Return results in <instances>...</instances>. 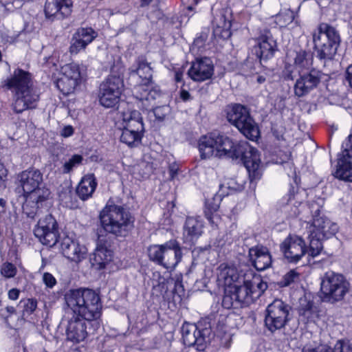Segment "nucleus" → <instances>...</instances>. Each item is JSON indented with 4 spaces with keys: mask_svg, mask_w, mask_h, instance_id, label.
<instances>
[{
    "mask_svg": "<svg viewBox=\"0 0 352 352\" xmlns=\"http://www.w3.org/2000/svg\"><path fill=\"white\" fill-rule=\"evenodd\" d=\"M300 192H289L284 212L289 218L298 217L302 221L309 240V248L306 250L305 241L298 236H289L280 246L285 258L289 263H297L305 254L314 258L322 250V241L333 236L338 230L336 223L321 214L318 204L311 206L300 202Z\"/></svg>",
    "mask_w": 352,
    "mask_h": 352,
    "instance_id": "nucleus-1",
    "label": "nucleus"
},
{
    "mask_svg": "<svg viewBox=\"0 0 352 352\" xmlns=\"http://www.w3.org/2000/svg\"><path fill=\"white\" fill-rule=\"evenodd\" d=\"M198 150L202 160L225 157L241 160L252 182L259 179L263 174L260 153L246 141L235 143L226 135L210 133L200 137Z\"/></svg>",
    "mask_w": 352,
    "mask_h": 352,
    "instance_id": "nucleus-2",
    "label": "nucleus"
},
{
    "mask_svg": "<svg viewBox=\"0 0 352 352\" xmlns=\"http://www.w3.org/2000/svg\"><path fill=\"white\" fill-rule=\"evenodd\" d=\"M22 187L25 203L23 213L29 218H34L38 208L49 203L51 192L43 184V174L35 168L22 171L18 176Z\"/></svg>",
    "mask_w": 352,
    "mask_h": 352,
    "instance_id": "nucleus-3",
    "label": "nucleus"
},
{
    "mask_svg": "<svg viewBox=\"0 0 352 352\" xmlns=\"http://www.w3.org/2000/svg\"><path fill=\"white\" fill-rule=\"evenodd\" d=\"M4 85L13 96L12 107L16 113L34 109L39 100V95L33 86L32 76L28 72L17 68L5 80Z\"/></svg>",
    "mask_w": 352,
    "mask_h": 352,
    "instance_id": "nucleus-4",
    "label": "nucleus"
},
{
    "mask_svg": "<svg viewBox=\"0 0 352 352\" xmlns=\"http://www.w3.org/2000/svg\"><path fill=\"white\" fill-rule=\"evenodd\" d=\"M65 301L73 316L89 322L94 331L99 327L102 303L94 291L89 289L70 290L65 295Z\"/></svg>",
    "mask_w": 352,
    "mask_h": 352,
    "instance_id": "nucleus-5",
    "label": "nucleus"
},
{
    "mask_svg": "<svg viewBox=\"0 0 352 352\" xmlns=\"http://www.w3.org/2000/svg\"><path fill=\"white\" fill-rule=\"evenodd\" d=\"M129 80L138 84L135 85L133 94L146 109L154 105V100L161 97L159 87L152 83L151 67L144 59L138 58L129 69Z\"/></svg>",
    "mask_w": 352,
    "mask_h": 352,
    "instance_id": "nucleus-6",
    "label": "nucleus"
},
{
    "mask_svg": "<svg viewBox=\"0 0 352 352\" xmlns=\"http://www.w3.org/2000/svg\"><path fill=\"white\" fill-rule=\"evenodd\" d=\"M116 126L121 131L120 142L130 147L139 145L144 135V127L140 113L129 104L120 107Z\"/></svg>",
    "mask_w": 352,
    "mask_h": 352,
    "instance_id": "nucleus-7",
    "label": "nucleus"
},
{
    "mask_svg": "<svg viewBox=\"0 0 352 352\" xmlns=\"http://www.w3.org/2000/svg\"><path fill=\"white\" fill-rule=\"evenodd\" d=\"M100 223L106 232L124 236L133 228L134 219L122 206L108 202L99 214Z\"/></svg>",
    "mask_w": 352,
    "mask_h": 352,
    "instance_id": "nucleus-8",
    "label": "nucleus"
},
{
    "mask_svg": "<svg viewBox=\"0 0 352 352\" xmlns=\"http://www.w3.org/2000/svg\"><path fill=\"white\" fill-rule=\"evenodd\" d=\"M242 278V285H238L236 283L230 287L236 299V303L241 307H245L258 298L267 289V285L261 276L253 274L252 272L245 274Z\"/></svg>",
    "mask_w": 352,
    "mask_h": 352,
    "instance_id": "nucleus-9",
    "label": "nucleus"
},
{
    "mask_svg": "<svg viewBox=\"0 0 352 352\" xmlns=\"http://www.w3.org/2000/svg\"><path fill=\"white\" fill-rule=\"evenodd\" d=\"M350 289V283L341 274L328 271L321 278V298L325 302L342 300Z\"/></svg>",
    "mask_w": 352,
    "mask_h": 352,
    "instance_id": "nucleus-10",
    "label": "nucleus"
},
{
    "mask_svg": "<svg viewBox=\"0 0 352 352\" xmlns=\"http://www.w3.org/2000/svg\"><path fill=\"white\" fill-rule=\"evenodd\" d=\"M316 56L320 59H331L340 45V36L333 27L322 23L313 34Z\"/></svg>",
    "mask_w": 352,
    "mask_h": 352,
    "instance_id": "nucleus-11",
    "label": "nucleus"
},
{
    "mask_svg": "<svg viewBox=\"0 0 352 352\" xmlns=\"http://www.w3.org/2000/svg\"><path fill=\"white\" fill-rule=\"evenodd\" d=\"M149 259L166 270H173L182 258V249L175 240H170L162 245H152L148 248Z\"/></svg>",
    "mask_w": 352,
    "mask_h": 352,
    "instance_id": "nucleus-12",
    "label": "nucleus"
},
{
    "mask_svg": "<svg viewBox=\"0 0 352 352\" xmlns=\"http://www.w3.org/2000/svg\"><path fill=\"white\" fill-rule=\"evenodd\" d=\"M229 122L235 126L248 139L256 141L260 136L258 125L250 117L246 107L234 104L227 113Z\"/></svg>",
    "mask_w": 352,
    "mask_h": 352,
    "instance_id": "nucleus-13",
    "label": "nucleus"
},
{
    "mask_svg": "<svg viewBox=\"0 0 352 352\" xmlns=\"http://www.w3.org/2000/svg\"><path fill=\"white\" fill-rule=\"evenodd\" d=\"M313 63L312 54L304 50H289L286 55L283 75L287 80H293L297 74L309 70Z\"/></svg>",
    "mask_w": 352,
    "mask_h": 352,
    "instance_id": "nucleus-14",
    "label": "nucleus"
},
{
    "mask_svg": "<svg viewBox=\"0 0 352 352\" xmlns=\"http://www.w3.org/2000/svg\"><path fill=\"white\" fill-rule=\"evenodd\" d=\"M123 86V80L120 76L109 75L100 87V104L106 108L115 107L120 101Z\"/></svg>",
    "mask_w": 352,
    "mask_h": 352,
    "instance_id": "nucleus-15",
    "label": "nucleus"
},
{
    "mask_svg": "<svg viewBox=\"0 0 352 352\" xmlns=\"http://www.w3.org/2000/svg\"><path fill=\"white\" fill-rule=\"evenodd\" d=\"M290 307L279 299L274 300L266 309L265 323L266 327L274 332L284 327L288 321Z\"/></svg>",
    "mask_w": 352,
    "mask_h": 352,
    "instance_id": "nucleus-16",
    "label": "nucleus"
},
{
    "mask_svg": "<svg viewBox=\"0 0 352 352\" xmlns=\"http://www.w3.org/2000/svg\"><path fill=\"white\" fill-rule=\"evenodd\" d=\"M211 329L200 328L195 324L185 322L182 327L184 344L188 346H195L198 351H203L210 342Z\"/></svg>",
    "mask_w": 352,
    "mask_h": 352,
    "instance_id": "nucleus-17",
    "label": "nucleus"
},
{
    "mask_svg": "<svg viewBox=\"0 0 352 352\" xmlns=\"http://www.w3.org/2000/svg\"><path fill=\"white\" fill-rule=\"evenodd\" d=\"M34 234L43 245L54 246L57 243L59 236L56 219L51 214H47L44 218L39 219L34 229Z\"/></svg>",
    "mask_w": 352,
    "mask_h": 352,
    "instance_id": "nucleus-18",
    "label": "nucleus"
},
{
    "mask_svg": "<svg viewBox=\"0 0 352 352\" xmlns=\"http://www.w3.org/2000/svg\"><path fill=\"white\" fill-rule=\"evenodd\" d=\"M60 251L68 260L79 263L85 260L88 254L87 247L75 237L66 236L60 242Z\"/></svg>",
    "mask_w": 352,
    "mask_h": 352,
    "instance_id": "nucleus-19",
    "label": "nucleus"
},
{
    "mask_svg": "<svg viewBox=\"0 0 352 352\" xmlns=\"http://www.w3.org/2000/svg\"><path fill=\"white\" fill-rule=\"evenodd\" d=\"M91 330V324L87 320L73 316L67 323L65 329L66 342H71L73 345L83 342L88 336L87 327Z\"/></svg>",
    "mask_w": 352,
    "mask_h": 352,
    "instance_id": "nucleus-20",
    "label": "nucleus"
},
{
    "mask_svg": "<svg viewBox=\"0 0 352 352\" xmlns=\"http://www.w3.org/2000/svg\"><path fill=\"white\" fill-rule=\"evenodd\" d=\"M72 0H47L44 12L45 17L50 20L63 19L72 12Z\"/></svg>",
    "mask_w": 352,
    "mask_h": 352,
    "instance_id": "nucleus-21",
    "label": "nucleus"
},
{
    "mask_svg": "<svg viewBox=\"0 0 352 352\" xmlns=\"http://www.w3.org/2000/svg\"><path fill=\"white\" fill-rule=\"evenodd\" d=\"M214 74V65L212 60L204 57L197 58L192 62L188 74L194 81L203 82L210 79Z\"/></svg>",
    "mask_w": 352,
    "mask_h": 352,
    "instance_id": "nucleus-22",
    "label": "nucleus"
},
{
    "mask_svg": "<svg viewBox=\"0 0 352 352\" xmlns=\"http://www.w3.org/2000/svg\"><path fill=\"white\" fill-rule=\"evenodd\" d=\"M98 36V32L92 28H80L72 36L69 52L71 54H78L85 50Z\"/></svg>",
    "mask_w": 352,
    "mask_h": 352,
    "instance_id": "nucleus-23",
    "label": "nucleus"
},
{
    "mask_svg": "<svg viewBox=\"0 0 352 352\" xmlns=\"http://www.w3.org/2000/svg\"><path fill=\"white\" fill-rule=\"evenodd\" d=\"M253 50L260 60H268L274 56L277 50L276 41L270 33L263 34L256 39Z\"/></svg>",
    "mask_w": 352,
    "mask_h": 352,
    "instance_id": "nucleus-24",
    "label": "nucleus"
},
{
    "mask_svg": "<svg viewBox=\"0 0 352 352\" xmlns=\"http://www.w3.org/2000/svg\"><path fill=\"white\" fill-rule=\"evenodd\" d=\"M320 80V72L315 69L307 74H300L294 87L295 95L298 97L306 96L318 86Z\"/></svg>",
    "mask_w": 352,
    "mask_h": 352,
    "instance_id": "nucleus-25",
    "label": "nucleus"
},
{
    "mask_svg": "<svg viewBox=\"0 0 352 352\" xmlns=\"http://www.w3.org/2000/svg\"><path fill=\"white\" fill-rule=\"evenodd\" d=\"M232 13L230 9L222 10L214 18L213 33L215 36L227 39L231 36Z\"/></svg>",
    "mask_w": 352,
    "mask_h": 352,
    "instance_id": "nucleus-26",
    "label": "nucleus"
},
{
    "mask_svg": "<svg viewBox=\"0 0 352 352\" xmlns=\"http://www.w3.org/2000/svg\"><path fill=\"white\" fill-rule=\"evenodd\" d=\"M204 223L200 217H188L184 226V238L186 242L194 243L203 234Z\"/></svg>",
    "mask_w": 352,
    "mask_h": 352,
    "instance_id": "nucleus-27",
    "label": "nucleus"
},
{
    "mask_svg": "<svg viewBox=\"0 0 352 352\" xmlns=\"http://www.w3.org/2000/svg\"><path fill=\"white\" fill-rule=\"evenodd\" d=\"M112 258V251L99 241L97 243L94 252L90 256V263L93 267L97 270H102L110 265Z\"/></svg>",
    "mask_w": 352,
    "mask_h": 352,
    "instance_id": "nucleus-28",
    "label": "nucleus"
},
{
    "mask_svg": "<svg viewBox=\"0 0 352 352\" xmlns=\"http://www.w3.org/2000/svg\"><path fill=\"white\" fill-rule=\"evenodd\" d=\"M249 256L254 267L258 271L265 270L271 266L272 256L265 247L256 246L250 248Z\"/></svg>",
    "mask_w": 352,
    "mask_h": 352,
    "instance_id": "nucleus-29",
    "label": "nucleus"
},
{
    "mask_svg": "<svg viewBox=\"0 0 352 352\" xmlns=\"http://www.w3.org/2000/svg\"><path fill=\"white\" fill-rule=\"evenodd\" d=\"M240 276L238 270L234 265L222 263L218 267L217 281L219 285L224 287H232L239 283Z\"/></svg>",
    "mask_w": 352,
    "mask_h": 352,
    "instance_id": "nucleus-30",
    "label": "nucleus"
},
{
    "mask_svg": "<svg viewBox=\"0 0 352 352\" xmlns=\"http://www.w3.org/2000/svg\"><path fill=\"white\" fill-rule=\"evenodd\" d=\"M96 179L94 174L85 175L80 180L76 193L82 201L87 200L91 197L97 187Z\"/></svg>",
    "mask_w": 352,
    "mask_h": 352,
    "instance_id": "nucleus-31",
    "label": "nucleus"
},
{
    "mask_svg": "<svg viewBox=\"0 0 352 352\" xmlns=\"http://www.w3.org/2000/svg\"><path fill=\"white\" fill-rule=\"evenodd\" d=\"M298 313L302 320L306 322H315L319 317L318 308L314 305L313 302L307 297L301 298L299 300Z\"/></svg>",
    "mask_w": 352,
    "mask_h": 352,
    "instance_id": "nucleus-32",
    "label": "nucleus"
},
{
    "mask_svg": "<svg viewBox=\"0 0 352 352\" xmlns=\"http://www.w3.org/2000/svg\"><path fill=\"white\" fill-rule=\"evenodd\" d=\"M302 352H352V346L349 341L338 340L333 349L327 345H320L317 347L305 346Z\"/></svg>",
    "mask_w": 352,
    "mask_h": 352,
    "instance_id": "nucleus-33",
    "label": "nucleus"
},
{
    "mask_svg": "<svg viewBox=\"0 0 352 352\" xmlns=\"http://www.w3.org/2000/svg\"><path fill=\"white\" fill-rule=\"evenodd\" d=\"M228 319L225 314H221L217 324V336L221 338V344L225 348H229L232 343V333L227 325Z\"/></svg>",
    "mask_w": 352,
    "mask_h": 352,
    "instance_id": "nucleus-34",
    "label": "nucleus"
},
{
    "mask_svg": "<svg viewBox=\"0 0 352 352\" xmlns=\"http://www.w3.org/2000/svg\"><path fill=\"white\" fill-rule=\"evenodd\" d=\"M334 175L340 180L352 182V160L340 156Z\"/></svg>",
    "mask_w": 352,
    "mask_h": 352,
    "instance_id": "nucleus-35",
    "label": "nucleus"
},
{
    "mask_svg": "<svg viewBox=\"0 0 352 352\" xmlns=\"http://www.w3.org/2000/svg\"><path fill=\"white\" fill-rule=\"evenodd\" d=\"M81 82L77 78H69L60 76L56 81V85L60 92L64 95H69L73 93L77 86Z\"/></svg>",
    "mask_w": 352,
    "mask_h": 352,
    "instance_id": "nucleus-36",
    "label": "nucleus"
},
{
    "mask_svg": "<svg viewBox=\"0 0 352 352\" xmlns=\"http://www.w3.org/2000/svg\"><path fill=\"white\" fill-rule=\"evenodd\" d=\"M244 188V181L239 178H230L220 186V189L216 195L217 198H221L225 196V189H228L230 191H241Z\"/></svg>",
    "mask_w": 352,
    "mask_h": 352,
    "instance_id": "nucleus-37",
    "label": "nucleus"
},
{
    "mask_svg": "<svg viewBox=\"0 0 352 352\" xmlns=\"http://www.w3.org/2000/svg\"><path fill=\"white\" fill-rule=\"evenodd\" d=\"M60 76H66L72 79L75 78L81 81L82 77L79 65L72 63L63 65L60 69Z\"/></svg>",
    "mask_w": 352,
    "mask_h": 352,
    "instance_id": "nucleus-38",
    "label": "nucleus"
},
{
    "mask_svg": "<svg viewBox=\"0 0 352 352\" xmlns=\"http://www.w3.org/2000/svg\"><path fill=\"white\" fill-rule=\"evenodd\" d=\"M222 306L227 309L241 307L239 304L236 303V299H235L234 292L230 287H224V296L222 299Z\"/></svg>",
    "mask_w": 352,
    "mask_h": 352,
    "instance_id": "nucleus-39",
    "label": "nucleus"
},
{
    "mask_svg": "<svg viewBox=\"0 0 352 352\" xmlns=\"http://www.w3.org/2000/svg\"><path fill=\"white\" fill-rule=\"evenodd\" d=\"M160 98H158L159 99ZM140 104H138L139 107H142L145 110H153L155 116L158 120H163L165 116L169 112V107L168 106H156V99L154 100V105L151 106L149 108H146L144 106L143 102L142 100H139Z\"/></svg>",
    "mask_w": 352,
    "mask_h": 352,
    "instance_id": "nucleus-40",
    "label": "nucleus"
},
{
    "mask_svg": "<svg viewBox=\"0 0 352 352\" xmlns=\"http://www.w3.org/2000/svg\"><path fill=\"white\" fill-rule=\"evenodd\" d=\"M300 280V274L296 270H292L284 275L280 282V287H287Z\"/></svg>",
    "mask_w": 352,
    "mask_h": 352,
    "instance_id": "nucleus-41",
    "label": "nucleus"
},
{
    "mask_svg": "<svg viewBox=\"0 0 352 352\" xmlns=\"http://www.w3.org/2000/svg\"><path fill=\"white\" fill-rule=\"evenodd\" d=\"M0 272L4 278H11L16 274L17 270L14 264L6 262L1 265Z\"/></svg>",
    "mask_w": 352,
    "mask_h": 352,
    "instance_id": "nucleus-42",
    "label": "nucleus"
},
{
    "mask_svg": "<svg viewBox=\"0 0 352 352\" xmlns=\"http://www.w3.org/2000/svg\"><path fill=\"white\" fill-rule=\"evenodd\" d=\"M82 160V157L80 155H73L67 162H66L63 165V173H69L74 168L78 166L81 164Z\"/></svg>",
    "mask_w": 352,
    "mask_h": 352,
    "instance_id": "nucleus-43",
    "label": "nucleus"
},
{
    "mask_svg": "<svg viewBox=\"0 0 352 352\" xmlns=\"http://www.w3.org/2000/svg\"><path fill=\"white\" fill-rule=\"evenodd\" d=\"M294 19V13L290 10L285 12H280L276 16L277 23L281 27L286 26L293 21Z\"/></svg>",
    "mask_w": 352,
    "mask_h": 352,
    "instance_id": "nucleus-44",
    "label": "nucleus"
},
{
    "mask_svg": "<svg viewBox=\"0 0 352 352\" xmlns=\"http://www.w3.org/2000/svg\"><path fill=\"white\" fill-rule=\"evenodd\" d=\"M23 316H28L33 314V312L36 310L37 307V301L33 298H28L25 300L23 301Z\"/></svg>",
    "mask_w": 352,
    "mask_h": 352,
    "instance_id": "nucleus-45",
    "label": "nucleus"
},
{
    "mask_svg": "<svg viewBox=\"0 0 352 352\" xmlns=\"http://www.w3.org/2000/svg\"><path fill=\"white\" fill-rule=\"evenodd\" d=\"M42 280L46 287L50 289L53 288L56 284V280L55 277L49 272H45L43 274Z\"/></svg>",
    "mask_w": 352,
    "mask_h": 352,
    "instance_id": "nucleus-46",
    "label": "nucleus"
},
{
    "mask_svg": "<svg viewBox=\"0 0 352 352\" xmlns=\"http://www.w3.org/2000/svg\"><path fill=\"white\" fill-rule=\"evenodd\" d=\"M344 149L342 152L341 156L352 160V135L349 136L348 140L344 143Z\"/></svg>",
    "mask_w": 352,
    "mask_h": 352,
    "instance_id": "nucleus-47",
    "label": "nucleus"
},
{
    "mask_svg": "<svg viewBox=\"0 0 352 352\" xmlns=\"http://www.w3.org/2000/svg\"><path fill=\"white\" fill-rule=\"evenodd\" d=\"M205 215L208 222L212 227H216L218 225L219 217L217 214L209 210H205Z\"/></svg>",
    "mask_w": 352,
    "mask_h": 352,
    "instance_id": "nucleus-48",
    "label": "nucleus"
},
{
    "mask_svg": "<svg viewBox=\"0 0 352 352\" xmlns=\"http://www.w3.org/2000/svg\"><path fill=\"white\" fill-rule=\"evenodd\" d=\"M74 133V129L72 126L67 125L64 126L60 131V135L64 138L71 137Z\"/></svg>",
    "mask_w": 352,
    "mask_h": 352,
    "instance_id": "nucleus-49",
    "label": "nucleus"
},
{
    "mask_svg": "<svg viewBox=\"0 0 352 352\" xmlns=\"http://www.w3.org/2000/svg\"><path fill=\"white\" fill-rule=\"evenodd\" d=\"M7 176L8 170L3 163L0 162V187L2 186L4 182L6 181Z\"/></svg>",
    "mask_w": 352,
    "mask_h": 352,
    "instance_id": "nucleus-50",
    "label": "nucleus"
},
{
    "mask_svg": "<svg viewBox=\"0 0 352 352\" xmlns=\"http://www.w3.org/2000/svg\"><path fill=\"white\" fill-rule=\"evenodd\" d=\"M174 292L179 296L184 294V289L182 283L179 280H177L175 283Z\"/></svg>",
    "mask_w": 352,
    "mask_h": 352,
    "instance_id": "nucleus-51",
    "label": "nucleus"
},
{
    "mask_svg": "<svg viewBox=\"0 0 352 352\" xmlns=\"http://www.w3.org/2000/svg\"><path fill=\"white\" fill-rule=\"evenodd\" d=\"M45 63L46 64V65L51 68V67H54V69H57V63H56V58L52 56H50V57H48V58H45Z\"/></svg>",
    "mask_w": 352,
    "mask_h": 352,
    "instance_id": "nucleus-52",
    "label": "nucleus"
},
{
    "mask_svg": "<svg viewBox=\"0 0 352 352\" xmlns=\"http://www.w3.org/2000/svg\"><path fill=\"white\" fill-rule=\"evenodd\" d=\"M20 291L17 289H11L9 290L8 296L9 299L12 300H16L19 298Z\"/></svg>",
    "mask_w": 352,
    "mask_h": 352,
    "instance_id": "nucleus-53",
    "label": "nucleus"
},
{
    "mask_svg": "<svg viewBox=\"0 0 352 352\" xmlns=\"http://www.w3.org/2000/svg\"><path fill=\"white\" fill-rule=\"evenodd\" d=\"M70 196H71L70 192H67L63 195H60V199L66 207L73 208L74 205L69 204V202L66 200L67 198H70Z\"/></svg>",
    "mask_w": 352,
    "mask_h": 352,
    "instance_id": "nucleus-54",
    "label": "nucleus"
},
{
    "mask_svg": "<svg viewBox=\"0 0 352 352\" xmlns=\"http://www.w3.org/2000/svg\"><path fill=\"white\" fill-rule=\"evenodd\" d=\"M178 167L177 164H171L169 166V174L170 177L172 179L175 178V177L177 174Z\"/></svg>",
    "mask_w": 352,
    "mask_h": 352,
    "instance_id": "nucleus-55",
    "label": "nucleus"
},
{
    "mask_svg": "<svg viewBox=\"0 0 352 352\" xmlns=\"http://www.w3.org/2000/svg\"><path fill=\"white\" fill-rule=\"evenodd\" d=\"M180 98L184 101L186 102L189 100H190V95L189 92L185 89H182L180 91Z\"/></svg>",
    "mask_w": 352,
    "mask_h": 352,
    "instance_id": "nucleus-56",
    "label": "nucleus"
},
{
    "mask_svg": "<svg viewBox=\"0 0 352 352\" xmlns=\"http://www.w3.org/2000/svg\"><path fill=\"white\" fill-rule=\"evenodd\" d=\"M184 75V72L182 69H179L175 72V80L176 82H182V78Z\"/></svg>",
    "mask_w": 352,
    "mask_h": 352,
    "instance_id": "nucleus-57",
    "label": "nucleus"
},
{
    "mask_svg": "<svg viewBox=\"0 0 352 352\" xmlns=\"http://www.w3.org/2000/svg\"><path fill=\"white\" fill-rule=\"evenodd\" d=\"M346 80L352 87V65H349L346 69Z\"/></svg>",
    "mask_w": 352,
    "mask_h": 352,
    "instance_id": "nucleus-58",
    "label": "nucleus"
},
{
    "mask_svg": "<svg viewBox=\"0 0 352 352\" xmlns=\"http://www.w3.org/2000/svg\"><path fill=\"white\" fill-rule=\"evenodd\" d=\"M256 81L258 83L262 84L265 81V78L263 77V76H258L256 77Z\"/></svg>",
    "mask_w": 352,
    "mask_h": 352,
    "instance_id": "nucleus-59",
    "label": "nucleus"
},
{
    "mask_svg": "<svg viewBox=\"0 0 352 352\" xmlns=\"http://www.w3.org/2000/svg\"><path fill=\"white\" fill-rule=\"evenodd\" d=\"M153 0H142L141 1V6H146L148 5Z\"/></svg>",
    "mask_w": 352,
    "mask_h": 352,
    "instance_id": "nucleus-60",
    "label": "nucleus"
},
{
    "mask_svg": "<svg viewBox=\"0 0 352 352\" xmlns=\"http://www.w3.org/2000/svg\"><path fill=\"white\" fill-rule=\"evenodd\" d=\"M6 309H7V311L10 313V314H12V313H14L15 311L14 307H12V306L7 307Z\"/></svg>",
    "mask_w": 352,
    "mask_h": 352,
    "instance_id": "nucleus-61",
    "label": "nucleus"
},
{
    "mask_svg": "<svg viewBox=\"0 0 352 352\" xmlns=\"http://www.w3.org/2000/svg\"><path fill=\"white\" fill-rule=\"evenodd\" d=\"M6 201L3 198H0V206H1L2 208H4L6 206Z\"/></svg>",
    "mask_w": 352,
    "mask_h": 352,
    "instance_id": "nucleus-62",
    "label": "nucleus"
},
{
    "mask_svg": "<svg viewBox=\"0 0 352 352\" xmlns=\"http://www.w3.org/2000/svg\"><path fill=\"white\" fill-rule=\"evenodd\" d=\"M34 1V0H14V1L21 3L22 4H24L25 3L32 2Z\"/></svg>",
    "mask_w": 352,
    "mask_h": 352,
    "instance_id": "nucleus-63",
    "label": "nucleus"
},
{
    "mask_svg": "<svg viewBox=\"0 0 352 352\" xmlns=\"http://www.w3.org/2000/svg\"><path fill=\"white\" fill-rule=\"evenodd\" d=\"M217 207L216 206V207H214V208H213V211H214V212H215V211L217 210Z\"/></svg>",
    "mask_w": 352,
    "mask_h": 352,
    "instance_id": "nucleus-64",
    "label": "nucleus"
}]
</instances>
